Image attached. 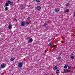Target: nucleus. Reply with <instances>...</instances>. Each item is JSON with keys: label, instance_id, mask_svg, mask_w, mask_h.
Segmentation results:
<instances>
[{"label": "nucleus", "instance_id": "nucleus-6", "mask_svg": "<svg viewBox=\"0 0 75 75\" xmlns=\"http://www.w3.org/2000/svg\"><path fill=\"white\" fill-rule=\"evenodd\" d=\"M64 71L65 72H69L70 71V70L68 69H64Z\"/></svg>", "mask_w": 75, "mask_h": 75}, {"label": "nucleus", "instance_id": "nucleus-26", "mask_svg": "<svg viewBox=\"0 0 75 75\" xmlns=\"http://www.w3.org/2000/svg\"><path fill=\"white\" fill-rule=\"evenodd\" d=\"M13 2H11V3L10 4V5H13Z\"/></svg>", "mask_w": 75, "mask_h": 75}, {"label": "nucleus", "instance_id": "nucleus-16", "mask_svg": "<svg viewBox=\"0 0 75 75\" xmlns=\"http://www.w3.org/2000/svg\"><path fill=\"white\" fill-rule=\"evenodd\" d=\"M56 74H59V70H57L56 71Z\"/></svg>", "mask_w": 75, "mask_h": 75}, {"label": "nucleus", "instance_id": "nucleus-34", "mask_svg": "<svg viewBox=\"0 0 75 75\" xmlns=\"http://www.w3.org/2000/svg\"><path fill=\"white\" fill-rule=\"evenodd\" d=\"M0 75H1L0 74Z\"/></svg>", "mask_w": 75, "mask_h": 75}, {"label": "nucleus", "instance_id": "nucleus-12", "mask_svg": "<svg viewBox=\"0 0 75 75\" xmlns=\"http://www.w3.org/2000/svg\"><path fill=\"white\" fill-rule=\"evenodd\" d=\"M67 68H68V65H65L64 67V68L65 69H66Z\"/></svg>", "mask_w": 75, "mask_h": 75}, {"label": "nucleus", "instance_id": "nucleus-20", "mask_svg": "<svg viewBox=\"0 0 75 75\" xmlns=\"http://www.w3.org/2000/svg\"><path fill=\"white\" fill-rule=\"evenodd\" d=\"M66 5L67 6H69V4L67 3H66Z\"/></svg>", "mask_w": 75, "mask_h": 75}, {"label": "nucleus", "instance_id": "nucleus-1", "mask_svg": "<svg viewBox=\"0 0 75 75\" xmlns=\"http://www.w3.org/2000/svg\"><path fill=\"white\" fill-rule=\"evenodd\" d=\"M20 6L21 8V10H23V9H24L25 8V5L24 4H21L20 5Z\"/></svg>", "mask_w": 75, "mask_h": 75}, {"label": "nucleus", "instance_id": "nucleus-7", "mask_svg": "<svg viewBox=\"0 0 75 75\" xmlns=\"http://www.w3.org/2000/svg\"><path fill=\"white\" fill-rule=\"evenodd\" d=\"M41 9V6H38L37 7V10H40V9Z\"/></svg>", "mask_w": 75, "mask_h": 75}, {"label": "nucleus", "instance_id": "nucleus-31", "mask_svg": "<svg viewBox=\"0 0 75 75\" xmlns=\"http://www.w3.org/2000/svg\"><path fill=\"white\" fill-rule=\"evenodd\" d=\"M74 13V16H75V12Z\"/></svg>", "mask_w": 75, "mask_h": 75}, {"label": "nucleus", "instance_id": "nucleus-13", "mask_svg": "<svg viewBox=\"0 0 75 75\" xmlns=\"http://www.w3.org/2000/svg\"><path fill=\"white\" fill-rule=\"evenodd\" d=\"M12 27V26H11V25H9L8 27V29H11V28Z\"/></svg>", "mask_w": 75, "mask_h": 75}, {"label": "nucleus", "instance_id": "nucleus-19", "mask_svg": "<svg viewBox=\"0 0 75 75\" xmlns=\"http://www.w3.org/2000/svg\"><path fill=\"white\" fill-rule=\"evenodd\" d=\"M5 6H8V3L7 2L6 3Z\"/></svg>", "mask_w": 75, "mask_h": 75}, {"label": "nucleus", "instance_id": "nucleus-4", "mask_svg": "<svg viewBox=\"0 0 75 75\" xmlns=\"http://www.w3.org/2000/svg\"><path fill=\"white\" fill-rule=\"evenodd\" d=\"M25 22H24V21H22L21 23V26L22 27H23L25 25Z\"/></svg>", "mask_w": 75, "mask_h": 75}, {"label": "nucleus", "instance_id": "nucleus-22", "mask_svg": "<svg viewBox=\"0 0 75 75\" xmlns=\"http://www.w3.org/2000/svg\"><path fill=\"white\" fill-rule=\"evenodd\" d=\"M71 66H69L68 67V69H71Z\"/></svg>", "mask_w": 75, "mask_h": 75}, {"label": "nucleus", "instance_id": "nucleus-14", "mask_svg": "<svg viewBox=\"0 0 75 75\" xmlns=\"http://www.w3.org/2000/svg\"><path fill=\"white\" fill-rule=\"evenodd\" d=\"M14 59H15V58H14V57L11 58V61H14Z\"/></svg>", "mask_w": 75, "mask_h": 75}, {"label": "nucleus", "instance_id": "nucleus-2", "mask_svg": "<svg viewBox=\"0 0 75 75\" xmlns=\"http://www.w3.org/2000/svg\"><path fill=\"white\" fill-rule=\"evenodd\" d=\"M18 67L19 68H21V67H23V62L21 63H19L18 65Z\"/></svg>", "mask_w": 75, "mask_h": 75}, {"label": "nucleus", "instance_id": "nucleus-8", "mask_svg": "<svg viewBox=\"0 0 75 75\" xmlns=\"http://www.w3.org/2000/svg\"><path fill=\"white\" fill-rule=\"evenodd\" d=\"M8 10V7L7 6H6L5 9V11H7Z\"/></svg>", "mask_w": 75, "mask_h": 75}, {"label": "nucleus", "instance_id": "nucleus-15", "mask_svg": "<svg viewBox=\"0 0 75 75\" xmlns=\"http://www.w3.org/2000/svg\"><path fill=\"white\" fill-rule=\"evenodd\" d=\"M47 25V23H45L42 25V26L43 27H45V26H46Z\"/></svg>", "mask_w": 75, "mask_h": 75}, {"label": "nucleus", "instance_id": "nucleus-28", "mask_svg": "<svg viewBox=\"0 0 75 75\" xmlns=\"http://www.w3.org/2000/svg\"><path fill=\"white\" fill-rule=\"evenodd\" d=\"M14 20H15V21H17V19L16 18H15L14 19Z\"/></svg>", "mask_w": 75, "mask_h": 75}, {"label": "nucleus", "instance_id": "nucleus-18", "mask_svg": "<svg viewBox=\"0 0 75 75\" xmlns=\"http://www.w3.org/2000/svg\"><path fill=\"white\" fill-rule=\"evenodd\" d=\"M59 10V8H57V9H56L55 11L56 12H57V11H58Z\"/></svg>", "mask_w": 75, "mask_h": 75}, {"label": "nucleus", "instance_id": "nucleus-25", "mask_svg": "<svg viewBox=\"0 0 75 75\" xmlns=\"http://www.w3.org/2000/svg\"><path fill=\"white\" fill-rule=\"evenodd\" d=\"M26 24H30V22H26Z\"/></svg>", "mask_w": 75, "mask_h": 75}, {"label": "nucleus", "instance_id": "nucleus-17", "mask_svg": "<svg viewBox=\"0 0 75 75\" xmlns=\"http://www.w3.org/2000/svg\"><path fill=\"white\" fill-rule=\"evenodd\" d=\"M52 45V43H51L48 44V45L49 46H51V45Z\"/></svg>", "mask_w": 75, "mask_h": 75}, {"label": "nucleus", "instance_id": "nucleus-10", "mask_svg": "<svg viewBox=\"0 0 75 75\" xmlns=\"http://www.w3.org/2000/svg\"><path fill=\"white\" fill-rule=\"evenodd\" d=\"M74 58H75V57H74V56H71V60H73V59H74Z\"/></svg>", "mask_w": 75, "mask_h": 75}, {"label": "nucleus", "instance_id": "nucleus-11", "mask_svg": "<svg viewBox=\"0 0 75 75\" xmlns=\"http://www.w3.org/2000/svg\"><path fill=\"white\" fill-rule=\"evenodd\" d=\"M69 11V10L66 9L64 11V13H67Z\"/></svg>", "mask_w": 75, "mask_h": 75}, {"label": "nucleus", "instance_id": "nucleus-3", "mask_svg": "<svg viewBox=\"0 0 75 75\" xmlns=\"http://www.w3.org/2000/svg\"><path fill=\"white\" fill-rule=\"evenodd\" d=\"M6 67V65L4 64H2L0 66V68L2 69V68H4Z\"/></svg>", "mask_w": 75, "mask_h": 75}, {"label": "nucleus", "instance_id": "nucleus-30", "mask_svg": "<svg viewBox=\"0 0 75 75\" xmlns=\"http://www.w3.org/2000/svg\"><path fill=\"white\" fill-rule=\"evenodd\" d=\"M47 52V50H46L45 52V53H46Z\"/></svg>", "mask_w": 75, "mask_h": 75}, {"label": "nucleus", "instance_id": "nucleus-21", "mask_svg": "<svg viewBox=\"0 0 75 75\" xmlns=\"http://www.w3.org/2000/svg\"><path fill=\"white\" fill-rule=\"evenodd\" d=\"M11 3V1H8L7 3H8V4H10Z\"/></svg>", "mask_w": 75, "mask_h": 75}, {"label": "nucleus", "instance_id": "nucleus-27", "mask_svg": "<svg viewBox=\"0 0 75 75\" xmlns=\"http://www.w3.org/2000/svg\"><path fill=\"white\" fill-rule=\"evenodd\" d=\"M30 17H29L28 18H27L28 20H30Z\"/></svg>", "mask_w": 75, "mask_h": 75}, {"label": "nucleus", "instance_id": "nucleus-29", "mask_svg": "<svg viewBox=\"0 0 75 75\" xmlns=\"http://www.w3.org/2000/svg\"><path fill=\"white\" fill-rule=\"evenodd\" d=\"M56 45H53V47H55L56 46Z\"/></svg>", "mask_w": 75, "mask_h": 75}, {"label": "nucleus", "instance_id": "nucleus-32", "mask_svg": "<svg viewBox=\"0 0 75 75\" xmlns=\"http://www.w3.org/2000/svg\"><path fill=\"white\" fill-rule=\"evenodd\" d=\"M34 1H35V0H34Z\"/></svg>", "mask_w": 75, "mask_h": 75}, {"label": "nucleus", "instance_id": "nucleus-33", "mask_svg": "<svg viewBox=\"0 0 75 75\" xmlns=\"http://www.w3.org/2000/svg\"><path fill=\"white\" fill-rule=\"evenodd\" d=\"M45 75H48V74H45Z\"/></svg>", "mask_w": 75, "mask_h": 75}, {"label": "nucleus", "instance_id": "nucleus-23", "mask_svg": "<svg viewBox=\"0 0 75 75\" xmlns=\"http://www.w3.org/2000/svg\"><path fill=\"white\" fill-rule=\"evenodd\" d=\"M40 1L41 0H36L37 2V3H39L40 2Z\"/></svg>", "mask_w": 75, "mask_h": 75}, {"label": "nucleus", "instance_id": "nucleus-9", "mask_svg": "<svg viewBox=\"0 0 75 75\" xmlns=\"http://www.w3.org/2000/svg\"><path fill=\"white\" fill-rule=\"evenodd\" d=\"M58 69V67L57 66L53 68L54 70H56V69Z\"/></svg>", "mask_w": 75, "mask_h": 75}, {"label": "nucleus", "instance_id": "nucleus-24", "mask_svg": "<svg viewBox=\"0 0 75 75\" xmlns=\"http://www.w3.org/2000/svg\"><path fill=\"white\" fill-rule=\"evenodd\" d=\"M61 57H60L59 56L58 58H57V59H61Z\"/></svg>", "mask_w": 75, "mask_h": 75}, {"label": "nucleus", "instance_id": "nucleus-5", "mask_svg": "<svg viewBox=\"0 0 75 75\" xmlns=\"http://www.w3.org/2000/svg\"><path fill=\"white\" fill-rule=\"evenodd\" d=\"M33 41V39L30 38L28 42L29 43H31V42H32Z\"/></svg>", "mask_w": 75, "mask_h": 75}]
</instances>
